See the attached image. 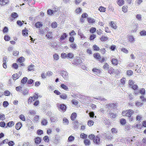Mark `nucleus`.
Masks as SVG:
<instances>
[{
  "mask_svg": "<svg viewBox=\"0 0 146 146\" xmlns=\"http://www.w3.org/2000/svg\"><path fill=\"white\" fill-rule=\"evenodd\" d=\"M121 113L123 116L131 117L134 113V111L132 110L129 109L123 111Z\"/></svg>",
  "mask_w": 146,
  "mask_h": 146,
  "instance_id": "nucleus-1",
  "label": "nucleus"
},
{
  "mask_svg": "<svg viewBox=\"0 0 146 146\" xmlns=\"http://www.w3.org/2000/svg\"><path fill=\"white\" fill-rule=\"evenodd\" d=\"M93 56L95 58L100 60L101 62H103L106 61V59L104 57L101 58L100 55L98 53H96L93 54Z\"/></svg>",
  "mask_w": 146,
  "mask_h": 146,
  "instance_id": "nucleus-2",
  "label": "nucleus"
},
{
  "mask_svg": "<svg viewBox=\"0 0 146 146\" xmlns=\"http://www.w3.org/2000/svg\"><path fill=\"white\" fill-rule=\"evenodd\" d=\"M106 106L108 109H114L116 108L117 104L116 103H111L107 104Z\"/></svg>",
  "mask_w": 146,
  "mask_h": 146,
  "instance_id": "nucleus-3",
  "label": "nucleus"
},
{
  "mask_svg": "<svg viewBox=\"0 0 146 146\" xmlns=\"http://www.w3.org/2000/svg\"><path fill=\"white\" fill-rule=\"evenodd\" d=\"M82 62V60L79 57H77L76 59L74 60L72 63L75 65L79 64Z\"/></svg>",
  "mask_w": 146,
  "mask_h": 146,
  "instance_id": "nucleus-4",
  "label": "nucleus"
},
{
  "mask_svg": "<svg viewBox=\"0 0 146 146\" xmlns=\"http://www.w3.org/2000/svg\"><path fill=\"white\" fill-rule=\"evenodd\" d=\"M18 17V15L17 13L13 12L11 14V16L9 17L10 20L11 21H13L17 18Z\"/></svg>",
  "mask_w": 146,
  "mask_h": 146,
  "instance_id": "nucleus-5",
  "label": "nucleus"
},
{
  "mask_svg": "<svg viewBox=\"0 0 146 146\" xmlns=\"http://www.w3.org/2000/svg\"><path fill=\"white\" fill-rule=\"evenodd\" d=\"M111 64L114 66H117L118 64V60L115 58H111Z\"/></svg>",
  "mask_w": 146,
  "mask_h": 146,
  "instance_id": "nucleus-6",
  "label": "nucleus"
},
{
  "mask_svg": "<svg viewBox=\"0 0 146 146\" xmlns=\"http://www.w3.org/2000/svg\"><path fill=\"white\" fill-rule=\"evenodd\" d=\"M41 138L38 137H36L33 139V141L36 145L40 144L41 142Z\"/></svg>",
  "mask_w": 146,
  "mask_h": 146,
  "instance_id": "nucleus-7",
  "label": "nucleus"
},
{
  "mask_svg": "<svg viewBox=\"0 0 146 146\" xmlns=\"http://www.w3.org/2000/svg\"><path fill=\"white\" fill-rule=\"evenodd\" d=\"M68 35L65 33H62L61 35L60 36L59 40L60 41H62L65 40V39L67 37Z\"/></svg>",
  "mask_w": 146,
  "mask_h": 146,
  "instance_id": "nucleus-8",
  "label": "nucleus"
},
{
  "mask_svg": "<svg viewBox=\"0 0 146 146\" xmlns=\"http://www.w3.org/2000/svg\"><path fill=\"white\" fill-rule=\"evenodd\" d=\"M113 136L111 133H108L105 135L104 139L107 140H110L112 139Z\"/></svg>",
  "mask_w": 146,
  "mask_h": 146,
  "instance_id": "nucleus-9",
  "label": "nucleus"
},
{
  "mask_svg": "<svg viewBox=\"0 0 146 146\" xmlns=\"http://www.w3.org/2000/svg\"><path fill=\"white\" fill-rule=\"evenodd\" d=\"M25 58L23 57H21L17 59V62H19L20 63L21 65V66H24V64L23 62L25 61Z\"/></svg>",
  "mask_w": 146,
  "mask_h": 146,
  "instance_id": "nucleus-10",
  "label": "nucleus"
},
{
  "mask_svg": "<svg viewBox=\"0 0 146 146\" xmlns=\"http://www.w3.org/2000/svg\"><path fill=\"white\" fill-rule=\"evenodd\" d=\"M58 107L64 112H65L66 111V107L64 104H60Z\"/></svg>",
  "mask_w": 146,
  "mask_h": 146,
  "instance_id": "nucleus-11",
  "label": "nucleus"
},
{
  "mask_svg": "<svg viewBox=\"0 0 146 146\" xmlns=\"http://www.w3.org/2000/svg\"><path fill=\"white\" fill-rule=\"evenodd\" d=\"M100 139L98 136H95L93 140V142L99 145L100 143Z\"/></svg>",
  "mask_w": 146,
  "mask_h": 146,
  "instance_id": "nucleus-12",
  "label": "nucleus"
},
{
  "mask_svg": "<svg viewBox=\"0 0 146 146\" xmlns=\"http://www.w3.org/2000/svg\"><path fill=\"white\" fill-rule=\"evenodd\" d=\"M138 26L137 25L135 24L133 25L132 27V29L131 31V33L136 32L137 30Z\"/></svg>",
  "mask_w": 146,
  "mask_h": 146,
  "instance_id": "nucleus-13",
  "label": "nucleus"
},
{
  "mask_svg": "<svg viewBox=\"0 0 146 146\" xmlns=\"http://www.w3.org/2000/svg\"><path fill=\"white\" fill-rule=\"evenodd\" d=\"M9 2V0H0V5L1 6H4L8 4Z\"/></svg>",
  "mask_w": 146,
  "mask_h": 146,
  "instance_id": "nucleus-14",
  "label": "nucleus"
},
{
  "mask_svg": "<svg viewBox=\"0 0 146 146\" xmlns=\"http://www.w3.org/2000/svg\"><path fill=\"white\" fill-rule=\"evenodd\" d=\"M77 116L76 113L75 112H73L71 114L70 116V119L72 121H74L76 118Z\"/></svg>",
  "mask_w": 146,
  "mask_h": 146,
  "instance_id": "nucleus-15",
  "label": "nucleus"
},
{
  "mask_svg": "<svg viewBox=\"0 0 146 146\" xmlns=\"http://www.w3.org/2000/svg\"><path fill=\"white\" fill-rule=\"evenodd\" d=\"M93 72L96 74L98 75L100 73V70L96 68H94L92 69Z\"/></svg>",
  "mask_w": 146,
  "mask_h": 146,
  "instance_id": "nucleus-16",
  "label": "nucleus"
},
{
  "mask_svg": "<svg viewBox=\"0 0 146 146\" xmlns=\"http://www.w3.org/2000/svg\"><path fill=\"white\" fill-rule=\"evenodd\" d=\"M20 76L19 75V74L16 73L14 74L12 76V78L13 80H15L18 79Z\"/></svg>",
  "mask_w": 146,
  "mask_h": 146,
  "instance_id": "nucleus-17",
  "label": "nucleus"
},
{
  "mask_svg": "<svg viewBox=\"0 0 146 146\" xmlns=\"http://www.w3.org/2000/svg\"><path fill=\"white\" fill-rule=\"evenodd\" d=\"M61 75L62 77L65 79L67 78L68 77L67 73L65 71L62 72Z\"/></svg>",
  "mask_w": 146,
  "mask_h": 146,
  "instance_id": "nucleus-18",
  "label": "nucleus"
},
{
  "mask_svg": "<svg viewBox=\"0 0 146 146\" xmlns=\"http://www.w3.org/2000/svg\"><path fill=\"white\" fill-rule=\"evenodd\" d=\"M110 26L114 29H116L117 28L116 24L113 21H111L110 23Z\"/></svg>",
  "mask_w": 146,
  "mask_h": 146,
  "instance_id": "nucleus-19",
  "label": "nucleus"
},
{
  "mask_svg": "<svg viewBox=\"0 0 146 146\" xmlns=\"http://www.w3.org/2000/svg\"><path fill=\"white\" fill-rule=\"evenodd\" d=\"M108 38H109L107 36L102 35L100 38V40L102 42H104L106 41Z\"/></svg>",
  "mask_w": 146,
  "mask_h": 146,
  "instance_id": "nucleus-20",
  "label": "nucleus"
},
{
  "mask_svg": "<svg viewBox=\"0 0 146 146\" xmlns=\"http://www.w3.org/2000/svg\"><path fill=\"white\" fill-rule=\"evenodd\" d=\"M21 127L22 124L21 122H18L15 125V128L17 130L20 129Z\"/></svg>",
  "mask_w": 146,
  "mask_h": 146,
  "instance_id": "nucleus-21",
  "label": "nucleus"
},
{
  "mask_svg": "<svg viewBox=\"0 0 146 146\" xmlns=\"http://www.w3.org/2000/svg\"><path fill=\"white\" fill-rule=\"evenodd\" d=\"M110 67V66L106 62L103 66V68L104 70H107Z\"/></svg>",
  "mask_w": 146,
  "mask_h": 146,
  "instance_id": "nucleus-22",
  "label": "nucleus"
},
{
  "mask_svg": "<svg viewBox=\"0 0 146 146\" xmlns=\"http://www.w3.org/2000/svg\"><path fill=\"white\" fill-rule=\"evenodd\" d=\"M74 57V55L72 53H68L67 54V58L72 59Z\"/></svg>",
  "mask_w": 146,
  "mask_h": 146,
  "instance_id": "nucleus-23",
  "label": "nucleus"
},
{
  "mask_svg": "<svg viewBox=\"0 0 146 146\" xmlns=\"http://www.w3.org/2000/svg\"><path fill=\"white\" fill-rule=\"evenodd\" d=\"M35 26L36 28H39L42 26V25L40 22H37L35 24Z\"/></svg>",
  "mask_w": 146,
  "mask_h": 146,
  "instance_id": "nucleus-24",
  "label": "nucleus"
},
{
  "mask_svg": "<svg viewBox=\"0 0 146 146\" xmlns=\"http://www.w3.org/2000/svg\"><path fill=\"white\" fill-rule=\"evenodd\" d=\"M117 3L119 6H121L124 4V1L123 0H117Z\"/></svg>",
  "mask_w": 146,
  "mask_h": 146,
  "instance_id": "nucleus-25",
  "label": "nucleus"
},
{
  "mask_svg": "<svg viewBox=\"0 0 146 146\" xmlns=\"http://www.w3.org/2000/svg\"><path fill=\"white\" fill-rule=\"evenodd\" d=\"M108 72L110 74H113L114 72V69L112 67L110 66L108 70Z\"/></svg>",
  "mask_w": 146,
  "mask_h": 146,
  "instance_id": "nucleus-26",
  "label": "nucleus"
},
{
  "mask_svg": "<svg viewBox=\"0 0 146 146\" xmlns=\"http://www.w3.org/2000/svg\"><path fill=\"white\" fill-rule=\"evenodd\" d=\"M61 87L64 90L68 91V88L66 85L64 84H61L60 85Z\"/></svg>",
  "mask_w": 146,
  "mask_h": 146,
  "instance_id": "nucleus-27",
  "label": "nucleus"
},
{
  "mask_svg": "<svg viewBox=\"0 0 146 146\" xmlns=\"http://www.w3.org/2000/svg\"><path fill=\"white\" fill-rule=\"evenodd\" d=\"M133 74V71L131 70H128L126 72V74L128 76H132Z\"/></svg>",
  "mask_w": 146,
  "mask_h": 146,
  "instance_id": "nucleus-28",
  "label": "nucleus"
},
{
  "mask_svg": "<svg viewBox=\"0 0 146 146\" xmlns=\"http://www.w3.org/2000/svg\"><path fill=\"white\" fill-rule=\"evenodd\" d=\"M106 8L100 6L98 10L101 12H104L106 11Z\"/></svg>",
  "mask_w": 146,
  "mask_h": 146,
  "instance_id": "nucleus-29",
  "label": "nucleus"
},
{
  "mask_svg": "<svg viewBox=\"0 0 146 146\" xmlns=\"http://www.w3.org/2000/svg\"><path fill=\"white\" fill-rule=\"evenodd\" d=\"M9 140L7 139H5L3 140L2 142H1L0 143V146H2V145L3 144H8L9 142Z\"/></svg>",
  "mask_w": 146,
  "mask_h": 146,
  "instance_id": "nucleus-30",
  "label": "nucleus"
},
{
  "mask_svg": "<svg viewBox=\"0 0 146 146\" xmlns=\"http://www.w3.org/2000/svg\"><path fill=\"white\" fill-rule=\"evenodd\" d=\"M128 7L127 5H124L122 7V11L124 13H126L128 11Z\"/></svg>",
  "mask_w": 146,
  "mask_h": 146,
  "instance_id": "nucleus-31",
  "label": "nucleus"
},
{
  "mask_svg": "<svg viewBox=\"0 0 146 146\" xmlns=\"http://www.w3.org/2000/svg\"><path fill=\"white\" fill-rule=\"evenodd\" d=\"M87 20L90 23L92 24L95 22V20L94 19H92L90 17L88 18Z\"/></svg>",
  "mask_w": 146,
  "mask_h": 146,
  "instance_id": "nucleus-32",
  "label": "nucleus"
},
{
  "mask_svg": "<svg viewBox=\"0 0 146 146\" xmlns=\"http://www.w3.org/2000/svg\"><path fill=\"white\" fill-rule=\"evenodd\" d=\"M46 36L48 39H52V32H48L46 35Z\"/></svg>",
  "mask_w": 146,
  "mask_h": 146,
  "instance_id": "nucleus-33",
  "label": "nucleus"
},
{
  "mask_svg": "<svg viewBox=\"0 0 146 146\" xmlns=\"http://www.w3.org/2000/svg\"><path fill=\"white\" fill-rule=\"evenodd\" d=\"M84 142L86 145H89L91 143L90 141L88 139H84Z\"/></svg>",
  "mask_w": 146,
  "mask_h": 146,
  "instance_id": "nucleus-34",
  "label": "nucleus"
},
{
  "mask_svg": "<svg viewBox=\"0 0 146 146\" xmlns=\"http://www.w3.org/2000/svg\"><path fill=\"white\" fill-rule=\"evenodd\" d=\"M128 40L129 42H133L135 40L134 38L132 36L129 35L128 36Z\"/></svg>",
  "mask_w": 146,
  "mask_h": 146,
  "instance_id": "nucleus-35",
  "label": "nucleus"
},
{
  "mask_svg": "<svg viewBox=\"0 0 146 146\" xmlns=\"http://www.w3.org/2000/svg\"><path fill=\"white\" fill-rule=\"evenodd\" d=\"M78 122L77 121H75L73 122L74 127L75 129H77L78 127Z\"/></svg>",
  "mask_w": 146,
  "mask_h": 146,
  "instance_id": "nucleus-36",
  "label": "nucleus"
},
{
  "mask_svg": "<svg viewBox=\"0 0 146 146\" xmlns=\"http://www.w3.org/2000/svg\"><path fill=\"white\" fill-rule=\"evenodd\" d=\"M28 78L27 77H24L21 80V83L25 84L27 82V81Z\"/></svg>",
  "mask_w": 146,
  "mask_h": 146,
  "instance_id": "nucleus-37",
  "label": "nucleus"
},
{
  "mask_svg": "<svg viewBox=\"0 0 146 146\" xmlns=\"http://www.w3.org/2000/svg\"><path fill=\"white\" fill-rule=\"evenodd\" d=\"M75 139V137L72 135L70 136L68 138V142H72Z\"/></svg>",
  "mask_w": 146,
  "mask_h": 146,
  "instance_id": "nucleus-38",
  "label": "nucleus"
},
{
  "mask_svg": "<svg viewBox=\"0 0 146 146\" xmlns=\"http://www.w3.org/2000/svg\"><path fill=\"white\" fill-rule=\"evenodd\" d=\"M43 139L45 142L48 143L49 141V139L48 136L46 135L43 138Z\"/></svg>",
  "mask_w": 146,
  "mask_h": 146,
  "instance_id": "nucleus-39",
  "label": "nucleus"
},
{
  "mask_svg": "<svg viewBox=\"0 0 146 146\" xmlns=\"http://www.w3.org/2000/svg\"><path fill=\"white\" fill-rule=\"evenodd\" d=\"M28 30L26 29H23L22 31V35H23V36H27L28 34Z\"/></svg>",
  "mask_w": 146,
  "mask_h": 146,
  "instance_id": "nucleus-40",
  "label": "nucleus"
},
{
  "mask_svg": "<svg viewBox=\"0 0 146 146\" xmlns=\"http://www.w3.org/2000/svg\"><path fill=\"white\" fill-rule=\"evenodd\" d=\"M47 120L45 119H43L41 122V124L43 125H46L47 123Z\"/></svg>",
  "mask_w": 146,
  "mask_h": 146,
  "instance_id": "nucleus-41",
  "label": "nucleus"
},
{
  "mask_svg": "<svg viewBox=\"0 0 146 146\" xmlns=\"http://www.w3.org/2000/svg\"><path fill=\"white\" fill-rule=\"evenodd\" d=\"M82 11V9L80 7L77 8L75 10V12L77 14H79L81 13Z\"/></svg>",
  "mask_w": 146,
  "mask_h": 146,
  "instance_id": "nucleus-42",
  "label": "nucleus"
},
{
  "mask_svg": "<svg viewBox=\"0 0 146 146\" xmlns=\"http://www.w3.org/2000/svg\"><path fill=\"white\" fill-rule=\"evenodd\" d=\"M58 118L56 117L53 116L50 118V120L52 122H54L57 120Z\"/></svg>",
  "mask_w": 146,
  "mask_h": 146,
  "instance_id": "nucleus-43",
  "label": "nucleus"
},
{
  "mask_svg": "<svg viewBox=\"0 0 146 146\" xmlns=\"http://www.w3.org/2000/svg\"><path fill=\"white\" fill-rule=\"evenodd\" d=\"M94 124V122L92 120H89L87 123V124L88 126L90 127L93 125Z\"/></svg>",
  "mask_w": 146,
  "mask_h": 146,
  "instance_id": "nucleus-44",
  "label": "nucleus"
},
{
  "mask_svg": "<svg viewBox=\"0 0 146 146\" xmlns=\"http://www.w3.org/2000/svg\"><path fill=\"white\" fill-rule=\"evenodd\" d=\"M14 123L13 121H10L7 123V126L9 127H12L14 125Z\"/></svg>",
  "mask_w": 146,
  "mask_h": 146,
  "instance_id": "nucleus-45",
  "label": "nucleus"
},
{
  "mask_svg": "<svg viewBox=\"0 0 146 146\" xmlns=\"http://www.w3.org/2000/svg\"><path fill=\"white\" fill-rule=\"evenodd\" d=\"M63 123L64 124L68 125L69 123L68 120L66 118H64L63 120Z\"/></svg>",
  "mask_w": 146,
  "mask_h": 146,
  "instance_id": "nucleus-46",
  "label": "nucleus"
},
{
  "mask_svg": "<svg viewBox=\"0 0 146 146\" xmlns=\"http://www.w3.org/2000/svg\"><path fill=\"white\" fill-rule=\"evenodd\" d=\"M120 123L122 125H125L126 123V121L125 119L121 118L120 121Z\"/></svg>",
  "mask_w": 146,
  "mask_h": 146,
  "instance_id": "nucleus-47",
  "label": "nucleus"
},
{
  "mask_svg": "<svg viewBox=\"0 0 146 146\" xmlns=\"http://www.w3.org/2000/svg\"><path fill=\"white\" fill-rule=\"evenodd\" d=\"M34 66L33 64H31L28 67V70L29 71L32 70L34 69Z\"/></svg>",
  "mask_w": 146,
  "mask_h": 146,
  "instance_id": "nucleus-48",
  "label": "nucleus"
},
{
  "mask_svg": "<svg viewBox=\"0 0 146 146\" xmlns=\"http://www.w3.org/2000/svg\"><path fill=\"white\" fill-rule=\"evenodd\" d=\"M92 48L94 50L99 51L100 50L99 47L96 44L93 45Z\"/></svg>",
  "mask_w": 146,
  "mask_h": 146,
  "instance_id": "nucleus-49",
  "label": "nucleus"
},
{
  "mask_svg": "<svg viewBox=\"0 0 146 146\" xmlns=\"http://www.w3.org/2000/svg\"><path fill=\"white\" fill-rule=\"evenodd\" d=\"M142 116L140 115H137L136 116V120L139 121L142 119Z\"/></svg>",
  "mask_w": 146,
  "mask_h": 146,
  "instance_id": "nucleus-50",
  "label": "nucleus"
},
{
  "mask_svg": "<svg viewBox=\"0 0 146 146\" xmlns=\"http://www.w3.org/2000/svg\"><path fill=\"white\" fill-rule=\"evenodd\" d=\"M111 133L113 134H117V129L114 128H112L111 129Z\"/></svg>",
  "mask_w": 146,
  "mask_h": 146,
  "instance_id": "nucleus-51",
  "label": "nucleus"
},
{
  "mask_svg": "<svg viewBox=\"0 0 146 146\" xmlns=\"http://www.w3.org/2000/svg\"><path fill=\"white\" fill-rule=\"evenodd\" d=\"M60 97L62 99L65 100L67 99V96L65 94H64L60 95Z\"/></svg>",
  "mask_w": 146,
  "mask_h": 146,
  "instance_id": "nucleus-52",
  "label": "nucleus"
},
{
  "mask_svg": "<svg viewBox=\"0 0 146 146\" xmlns=\"http://www.w3.org/2000/svg\"><path fill=\"white\" fill-rule=\"evenodd\" d=\"M33 97H32L31 96L30 97L28 100V104H31L32 102L33 101Z\"/></svg>",
  "mask_w": 146,
  "mask_h": 146,
  "instance_id": "nucleus-53",
  "label": "nucleus"
},
{
  "mask_svg": "<svg viewBox=\"0 0 146 146\" xmlns=\"http://www.w3.org/2000/svg\"><path fill=\"white\" fill-rule=\"evenodd\" d=\"M19 117V118L22 121H25V116L23 114L20 115Z\"/></svg>",
  "mask_w": 146,
  "mask_h": 146,
  "instance_id": "nucleus-54",
  "label": "nucleus"
},
{
  "mask_svg": "<svg viewBox=\"0 0 146 146\" xmlns=\"http://www.w3.org/2000/svg\"><path fill=\"white\" fill-rule=\"evenodd\" d=\"M37 134L38 135H41L43 133V131L40 129H39L37 131Z\"/></svg>",
  "mask_w": 146,
  "mask_h": 146,
  "instance_id": "nucleus-55",
  "label": "nucleus"
},
{
  "mask_svg": "<svg viewBox=\"0 0 146 146\" xmlns=\"http://www.w3.org/2000/svg\"><path fill=\"white\" fill-rule=\"evenodd\" d=\"M71 102L73 105L76 106L77 105L78 103V100L75 99L72 100L71 101Z\"/></svg>",
  "mask_w": 146,
  "mask_h": 146,
  "instance_id": "nucleus-56",
  "label": "nucleus"
},
{
  "mask_svg": "<svg viewBox=\"0 0 146 146\" xmlns=\"http://www.w3.org/2000/svg\"><path fill=\"white\" fill-rule=\"evenodd\" d=\"M96 29L95 27H92L90 29V32L92 33H93L96 32Z\"/></svg>",
  "mask_w": 146,
  "mask_h": 146,
  "instance_id": "nucleus-57",
  "label": "nucleus"
},
{
  "mask_svg": "<svg viewBox=\"0 0 146 146\" xmlns=\"http://www.w3.org/2000/svg\"><path fill=\"white\" fill-rule=\"evenodd\" d=\"M35 3V0H30L28 1V4L30 6L34 5Z\"/></svg>",
  "mask_w": 146,
  "mask_h": 146,
  "instance_id": "nucleus-58",
  "label": "nucleus"
},
{
  "mask_svg": "<svg viewBox=\"0 0 146 146\" xmlns=\"http://www.w3.org/2000/svg\"><path fill=\"white\" fill-rule=\"evenodd\" d=\"M39 115H35L33 118V121L34 122H37L39 119Z\"/></svg>",
  "mask_w": 146,
  "mask_h": 146,
  "instance_id": "nucleus-59",
  "label": "nucleus"
},
{
  "mask_svg": "<svg viewBox=\"0 0 146 146\" xmlns=\"http://www.w3.org/2000/svg\"><path fill=\"white\" fill-rule=\"evenodd\" d=\"M96 38V35L95 34L91 35L89 39L90 40H93Z\"/></svg>",
  "mask_w": 146,
  "mask_h": 146,
  "instance_id": "nucleus-60",
  "label": "nucleus"
},
{
  "mask_svg": "<svg viewBox=\"0 0 146 146\" xmlns=\"http://www.w3.org/2000/svg\"><path fill=\"white\" fill-rule=\"evenodd\" d=\"M54 59L55 60H58L59 59V56L57 54H55L53 56Z\"/></svg>",
  "mask_w": 146,
  "mask_h": 146,
  "instance_id": "nucleus-61",
  "label": "nucleus"
},
{
  "mask_svg": "<svg viewBox=\"0 0 146 146\" xmlns=\"http://www.w3.org/2000/svg\"><path fill=\"white\" fill-rule=\"evenodd\" d=\"M51 27L53 28H55L57 27V24L56 22H53L51 24Z\"/></svg>",
  "mask_w": 146,
  "mask_h": 146,
  "instance_id": "nucleus-62",
  "label": "nucleus"
},
{
  "mask_svg": "<svg viewBox=\"0 0 146 146\" xmlns=\"http://www.w3.org/2000/svg\"><path fill=\"white\" fill-rule=\"evenodd\" d=\"M140 34L141 36H144L146 35V31L145 30H143L140 32Z\"/></svg>",
  "mask_w": 146,
  "mask_h": 146,
  "instance_id": "nucleus-63",
  "label": "nucleus"
},
{
  "mask_svg": "<svg viewBox=\"0 0 146 146\" xmlns=\"http://www.w3.org/2000/svg\"><path fill=\"white\" fill-rule=\"evenodd\" d=\"M142 143L144 146H146V138H143L142 139Z\"/></svg>",
  "mask_w": 146,
  "mask_h": 146,
  "instance_id": "nucleus-64",
  "label": "nucleus"
}]
</instances>
